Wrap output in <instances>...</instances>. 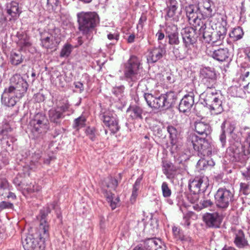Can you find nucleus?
Here are the masks:
<instances>
[{"instance_id":"obj_1","label":"nucleus","mask_w":250,"mask_h":250,"mask_svg":"<svg viewBox=\"0 0 250 250\" xmlns=\"http://www.w3.org/2000/svg\"><path fill=\"white\" fill-rule=\"evenodd\" d=\"M195 131L202 137H199L194 133H190L187 140V146L189 151H195L201 157H209L212 154V147L206 139L211 132V127L208 123L196 121L194 123Z\"/></svg>"},{"instance_id":"obj_2","label":"nucleus","mask_w":250,"mask_h":250,"mask_svg":"<svg viewBox=\"0 0 250 250\" xmlns=\"http://www.w3.org/2000/svg\"><path fill=\"white\" fill-rule=\"evenodd\" d=\"M240 143L239 139L229 141V146L227 149V154L230 157L232 162H240L244 164L248 159V155H250V132L245 139L242 147L243 151H241Z\"/></svg>"},{"instance_id":"obj_3","label":"nucleus","mask_w":250,"mask_h":250,"mask_svg":"<svg viewBox=\"0 0 250 250\" xmlns=\"http://www.w3.org/2000/svg\"><path fill=\"white\" fill-rule=\"evenodd\" d=\"M49 238V232H47L45 227L36 229L35 232L29 233L22 240L25 250H39L43 247L45 241Z\"/></svg>"},{"instance_id":"obj_4","label":"nucleus","mask_w":250,"mask_h":250,"mask_svg":"<svg viewBox=\"0 0 250 250\" xmlns=\"http://www.w3.org/2000/svg\"><path fill=\"white\" fill-rule=\"evenodd\" d=\"M77 16L78 29L83 34H89L100 23V17L95 12H81Z\"/></svg>"},{"instance_id":"obj_5","label":"nucleus","mask_w":250,"mask_h":250,"mask_svg":"<svg viewBox=\"0 0 250 250\" xmlns=\"http://www.w3.org/2000/svg\"><path fill=\"white\" fill-rule=\"evenodd\" d=\"M118 185L117 180L112 177L106 178L102 184L103 193L112 210L116 208L120 199L118 197H115L111 190H115Z\"/></svg>"},{"instance_id":"obj_6","label":"nucleus","mask_w":250,"mask_h":250,"mask_svg":"<svg viewBox=\"0 0 250 250\" xmlns=\"http://www.w3.org/2000/svg\"><path fill=\"white\" fill-rule=\"evenodd\" d=\"M142 69L139 59L135 56H131L125 64L124 75L127 81L135 82L141 77Z\"/></svg>"},{"instance_id":"obj_7","label":"nucleus","mask_w":250,"mask_h":250,"mask_svg":"<svg viewBox=\"0 0 250 250\" xmlns=\"http://www.w3.org/2000/svg\"><path fill=\"white\" fill-rule=\"evenodd\" d=\"M214 199L218 208L226 209L234 200V191L225 187L220 188L214 194Z\"/></svg>"},{"instance_id":"obj_8","label":"nucleus","mask_w":250,"mask_h":250,"mask_svg":"<svg viewBox=\"0 0 250 250\" xmlns=\"http://www.w3.org/2000/svg\"><path fill=\"white\" fill-rule=\"evenodd\" d=\"M99 118L104 125L109 129L112 133L115 134L119 130L118 120L116 114L113 112L105 109H102L99 114Z\"/></svg>"},{"instance_id":"obj_9","label":"nucleus","mask_w":250,"mask_h":250,"mask_svg":"<svg viewBox=\"0 0 250 250\" xmlns=\"http://www.w3.org/2000/svg\"><path fill=\"white\" fill-rule=\"evenodd\" d=\"M170 152L178 163L188 159L189 155L183 151V143L180 139H172L170 141Z\"/></svg>"},{"instance_id":"obj_10","label":"nucleus","mask_w":250,"mask_h":250,"mask_svg":"<svg viewBox=\"0 0 250 250\" xmlns=\"http://www.w3.org/2000/svg\"><path fill=\"white\" fill-rule=\"evenodd\" d=\"M11 83L14 85L10 86L8 90V93L24 94L26 92L28 84L19 74L14 75L10 79Z\"/></svg>"},{"instance_id":"obj_11","label":"nucleus","mask_w":250,"mask_h":250,"mask_svg":"<svg viewBox=\"0 0 250 250\" xmlns=\"http://www.w3.org/2000/svg\"><path fill=\"white\" fill-rule=\"evenodd\" d=\"M208 185L207 177L199 176L189 181L188 188L191 192L199 193L201 191H205Z\"/></svg>"},{"instance_id":"obj_12","label":"nucleus","mask_w":250,"mask_h":250,"mask_svg":"<svg viewBox=\"0 0 250 250\" xmlns=\"http://www.w3.org/2000/svg\"><path fill=\"white\" fill-rule=\"evenodd\" d=\"M195 28L191 27H185L182 29L181 34L182 36L183 42L184 46L188 49L191 46L197 42V37L196 35Z\"/></svg>"},{"instance_id":"obj_13","label":"nucleus","mask_w":250,"mask_h":250,"mask_svg":"<svg viewBox=\"0 0 250 250\" xmlns=\"http://www.w3.org/2000/svg\"><path fill=\"white\" fill-rule=\"evenodd\" d=\"M47 121L45 116L42 113L36 114L30 121V124L33 127L32 130L38 133L45 131L47 128Z\"/></svg>"},{"instance_id":"obj_14","label":"nucleus","mask_w":250,"mask_h":250,"mask_svg":"<svg viewBox=\"0 0 250 250\" xmlns=\"http://www.w3.org/2000/svg\"><path fill=\"white\" fill-rule=\"evenodd\" d=\"M203 220L208 228H218L222 222L221 216L217 212H207L203 216Z\"/></svg>"},{"instance_id":"obj_15","label":"nucleus","mask_w":250,"mask_h":250,"mask_svg":"<svg viewBox=\"0 0 250 250\" xmlns=\"http://www.w3.org/2000/svg\"><path fill=\"white\" fill-rule=\"evenodd\" d=\"M139 244L143 250H166V247L161 241L156 238L147 239Z\"/></svg>"},{"instance_id":"obj_16","label":"nucleus","mask_w":250,"mask_h":250,"mask_svg":"<svg viewBox=\"0 0 250 250\" xmlns=\"http://www.w3.org/2000/svg\"><path fill=\"white\" fill-rule=\"evenodd\" d=\"M196 30L200 35L202 36L203 42L209 43L211 42L212 34L213 33V28L210 26H207L206 24L203 21V25L201 23L195 25Z\"/></svg>"},{"instance_id":"obj_17","label":"nucleus","mask_w":250,"mask_h":250,"mask_svg":"<svg viewBox=\"0 0 250 250\" xmlns=\"http://www.w3.org/2000/svg\"><path fill=\"white\" fill-rule=\"evenodd\" d=\"M196 9V6L193 4L188 5L185 7L186 15L188 21L190 23H192L194 27H195V25L200 24V23H201V25H203V21L198 18Z\"/></svg>"},{"instance_id":"obj_18","label":"nucleus","mask_w":250,"mask_h":250,"mask_svg":"<svg viewBox=\"0 0 250 250\" xmlns=\"http://www.w3.org/2000/svg\"><path fill=\"white\" fill-rule=\"evenodd\" d=\"M55 208V205L52 204L50 207L43 208L40 210V214L38 218L40 220V225L37 229H40L41 226L45 227L47 232H49L50 226L49 223L47 222L46 218L48 214L50 213L51 208Z\"/></svg>"},{"instance_id":"obj_19","label":"nucleus","mask_w":250,"mask_h":250,"mask_svg":"<svg viewBox=\"0 0 250 250\" xmlns=\"http://www.w3.org/2000/svg\"><path fill=\"white\" fill-rule=\"evenodd\" d=\"M166 50L164 46L159 45L153 48L147 56V61L150 63H155L161 59L166 54Z\"/></svg>"},{"instance_id":"obj_20","label":"nucleus","mask_w":250,"mask_h":250,"mask_svg":"<svg viewBox=\"0 0 250 250\" xmlns=\"http://www.w3.org/2000/svg\"><path fill=\"white\" fill-rule=\"evenodd\" d=\"M231 53L227 48H219L210 51V56L215 60L219 62L227 61L229 58Z\"/></svg>"},{"instance_id":"obj_21","label":"nucleus","mask_w":250,"mask_h":250,"mask_svg":"<svg viewBox=\"0 0 250 250\" xmlns=\"http://www.w3.org/2000/svg\"><path fill=\"white\" fill-rule=\"evenodd\" d=\"M40 40L42 46L46 49L52 48L59 43V41L56 38L48 33L42 34Z\"/></svg>"},{"instance_id":"obj_22","label":"nucleus","mask_w":250,"mask_h":250,"mask_svg":"<svg viewBox=\"0 0 250 250\" xmlns=\"http://www.w3.org/2000/svg\"><path fill=\"white\" fill-rule=\"evenodd\" d=\"M194 95H185L179 105L180 112L186 113L189 110L194 103Z\"/></svg>"},{"instance_id":"obj_23","label":"nucleus","mask_w":250,"mask_h":250,"mask_svg":"<svg viewBox=\"0 0 250 250\" xmlns=\"http://www.w3.org/2000/svg\"><path fill=\"white\" fill-rule=\"evenodd\" d=\"M234 243L236 247L240 249L247 248L249 246L248 241L245 237L244 232L241 229L236 231Z\"/></svg>"},{"instance_id":"obj_24","label":"nucleus","mask_w":250,"mask_h":250,"mask_svg":"<svg viewBox=\"0 0 250 250\" xmlns=\"http://www.w3.org/2000/svg\"><path fill=\"white\" fill-rule=\"evenodd\" d=\"M61 108L54 107L48 111V116L51 122L56 125L60 124L61 120L64 117V114L60 111Z\"/></svg>"},{"instance_id":"obj_25","label":"nucleus","mask_w":250,"mask_h":250,"mask_svg":"<svg viewBox=\"0 0 250 250\" xmlns=\"http://www.w3.org/2000/svg\"><path fill=\"white\" fill-rule=\"evenodd\" d=\"M127 112H130V117L133 120H139L143 119V114L144 111L143 108L138 105L130 106L126 110Z\"/></svg>"},{"instance_id":"obj_26","label":"nucleus","mask_w":250,"mask_h":250,"mask_svg":"<svg viewBox=\"0 0 250 250\" xmlns=\"http://www.w3.org/2000/svg\"><path fill=\"white\" fill-rule=\"evenodd\" d=\"M168 95H158L156 102V109L166 110L169 108L171 104L168 99Z\"/></svg>"},{"instance_id":"obj_27","label":"nucleus","mask_w":250,"mask_h":250,"mask_svg":"<svg viewBox=\"0 0 250 250\" xmlns=\"http://www.w3.org/2000/svg\"><path fill=\"white\" fill-rule=\"evenodd\" d=\"M227 31V28L224 26H219L216 31L213 29L211 42L215 43L218 41L223 40L226 37Z\"/></svg>"},{"instance_id":"obj_28","label":"nucleus","mask_w":250,"mask_h":250,"mask_svg":"<svg viewBox=\"0 0 250 250\" xmlns=\"http://www.w3.org/2000/svg\"><path fill=\"white\" fill-rule=\"evenodd\" d=\"M209 106L211 115H218L221 113L223 111V108L222 106V102L217 98H215L213 99L212 104Z\"/></svg>"},{"instance_id":"obj_29","label":"nucleus","mask_w":250,"mask_h":250,"mask_svg":"<svg viewBox=\"0 0 250 250\" xmlns=\"http://www.w3.org/2000/svg\"><path fill=\"white\" fill-rule=\"evenodd\" d=\"M42 159L40 152H35L32 155L30 162V168L31 169H35L42 166Z\"/></svg>"},{"instance_id":"obj_30","label":"nucleus","mask_w":250,"mask_h":250,"mask_svg":"<svg viewBox=\"0 0 250 250\" xmlns=\"http://www.w3.org/2000/svg\"><path fill=\"white\" fill-rule=\"evenodd\" d=\"M178 5L177 1L167 4L166 9L167 14L165 17L166 20L167 21L168 19L172 18L175 15L178 9Z\"/></svg>"},{"instance_id":"obj_31","label":"nucleus","mask_w":250,"mask_h":250,"mask_svg":"<svg viewBox=\"0 0 250 250\" xmlns=\"http://www.w3.org/2000/svg\"><path fill=\"white\" fill-rule=\"evenodd\" d=\"M200 77L209 79H214L216 74L213 68L205 67L201 69L200 71Z\"/></svg>"},{"instance_id":"obj_32","label":"nucleus","mask_w":250,"mask_h":250,"mask_svg":"<svg viewBox=\"0 0 250 250\" xmlns=\"http://www.w3.org/2000/svg\"><path fill=\"white\" fill-rule=\"evenodd\" d=\"M7 13L13 18H17L19 16L20 11L19 4L16 1H12L9 6H7Z\"/></svg>"},{"instance_id":"obj_33","label":"nucleus","mask_w":250,"mask_h":250,"mask_svg":"<svg viewBox=\"0 0 250 250\" xmlns=\"http://www.w3.org/2000/svg\"><path fill=\"white\" fill-rule=\"evenodd\" d=\"M15 95H1V103L6 106H13L16 102Z\"/></svg>"},{"instance_id":"obj_34","label":"nucleus","mask_w":250,"mask_h":250,"mask_svg":"<svg viewBox=\"0 0 250 250\" xmlns=\"http://www.w3.org/2000/svg\"><path fill=\"white\" fill-rule=\"evenodd\" d=\"M12 186H10L7 179L3 176H0V196L4 195V191L11 189Z\"/></svg>"},{"instance_id":"obj_35","label":"nucleus","mask_w":250,"mask_h":250,"mask_svg":"<svg viewBox=\"0 0 250 250\" xmlns=\"http://www.w3.org/2000/svg\"><path fill=\"white\" fill-rule=\"evenodd\" d=\"M86 121V118L83 115H81L74 120L73 127L77 130H79L85 126Z\"/></svg>"},{"instance_id":"obj_36","label":"nucleus","mask_w":250,"mask_h":250,"mask_svg":"<svg viewBox=\"0 0 250 250\" xmlns=\"http://www.w3.org/2000/svg\"><path fill=\"white\" fill-rule=\"evenodd\" d=\"M158 96V95H143V97L146 102L147 105L149 107L154 108H156Z\"/></svg>"},{"instance_id":"obj_37","label":"nucleus","mask_w":250,"mask_h":250,"mask_svg":"<svg viewBox=\"0 0 250 250\" xmlns=\"http://www.w3.org/2000/svg\"><path fill=\"white\" fill-rule=\"evenodd\" d=\"M166 129L169 134L170 141L172 139H177V136L179 134V131L176 127L170 125H167L166 126Z\"/></svg>"},{"instance_id":"obj_38","label":"nucleus","mask_w":250,"mask_h":250,"mask_svg":"<svg viewBox=\"0 0 250 250\" xmlns=\"http://www.w3.org/2000/svg\"><path fill=\"white\" fill-rule=\"evenodd\" d=\"M11 62L12 64L17 65L22 62L23 59L20 52H12L11 54Z\"/></svg>"},{"instance_id":"obj_39","label":"nucleus","mask_w":250,"mask_h":250,"mask_svg":"<svg viewBox=\"0 0 250 250\" xmlns=\"http://www.w3.org/2000/svg\"><path fill=\"white\" fill-rule=\"evenodd\" d=\"M213 205V203L210 200H201L200 205L196 204L193 206V208L197 211L201 210L204 208L211 207Z\"/></svg>"},{"instance_id":"obj_40","label":"nucleus","mask_w":250,"mask_h":250,"mask_svg":"<svg viewBox=\"0 0 250 250\" xmlns=\"http://www.w3.org/2000/svg\"><path fill=\"white\" fill-rule=\"evenodd\" d=\"M12 131V128L8 124L2 125L0 130V135L1 136V140H4L8 138V133Z\"/></svg>"},{"instance_id":"obj_41","label":"nucleus","mask_w":250,"mask_h":250,"mask_svg":"<svg viewBox=\"0 0 250 250\" xmlns=\"http://www.w3.org/2000/svg\"><path fill=\"white\" fill-rule=\"evenodd\" d=\"M243 35V31L242 29L238 27L236 28H234L231 32V33L229 34V36L231 38H233L234 40L237 41L240 40L242 38Z\"/></svg>"},{"instance_id":"obj_42","label":"nucleus","mask_w":250,"mask_h":250,"mask_svg":"<svg viewBox=\"0 0 250 250\" xmlns=\"http://www.w3.org/2000/svg\"><path fill=\"white\" fill-rule=\"evenodd\" d=\"M212 1L210 0H206L203 2V7L205 9V13L207 17H211L212 15V9L211 8Z\"/></svg>"},{"instance_id":"obj_43","label":"nucleus","mask_w":250,"mask_h":250,"mask_svg":"<svg viewBox=\"0 0 250 250\" xmlns=\"http://www.w3.org/2000/svg\"><path fill=\"white\" fill-rule=\"evenodd\" d=\"M172 232L175 237L177 239L180 240L181 241H184L187 240V238H186L183 234L182 232L180 230V229L174 226L172 227Z\"/></svg>"},{"instance_id":"obj_44","label":"nucleus","mask_w":250,"mask_h":250,"mask_svg":"<svg viewBox=\"0 0 250 250\" xmlns=\"http://www.w3.org/2000/svg\"><path fill=\"white\" fill-rule=\"evenodd\" d=\"M72 46L69 44H65L61 50L60 57L62 58L68 57L72 52Z\"/></svg>"},{"instance_id":"obj_45","label":"nucleus","mask_w":250,"mask_h":250,"mask_svg":"<svg viewBox=\"0 0 250 250\" xmlns=\"http://www.w3.org/2000/svg\"><path fill=\"white\" fill-rule=\"evenodd\" d=\"M162 194L164 197L168 198L172 193L170 188H169L168 184L166 182H163L161 186Z\"/></svg>"},{"instance_id":"obj_46","label":"nucleus","mask_w":250,"mask_h":250,"mask_svg":"<svg viewBox=\"0 0 250 250\" xmlns=\"http://www.w3.org/2000/svg\"><path fill=\"white\" fill-rule=\"evenodd\" d=\"M165 31L167 36L168 37L178 33V28L177 26L171 24L166 26Z\"/></svg>"},{"instance_id":"obj_47","label":"nucleus","mask_w":250,"mask_h":250,"mask_svg":"<svg viewBox=\"0 0 250 250\" xmlns=\"http://www.w3.org/2000/svg\"><path fill=\"white\" fill-rule=\"evenodd\" d=\"M206 165L210 166H213L215 165V163L211 159V160H206L204 158L201 159L197 162V165L200 167H203L204 168ZM201 169V167H200Z\"/></svg>"},{"instance_id":"obj_48","label":"nucleus","mask_w":250,"mask_h":250,"mask_svg":"<svg viewBox=\"0 0 250 250\" xmlns=\"http://www.w3.org/2000/svg\"><path fill=\"white\" fill-rule=\"evenodd\" d=\"M240 187V191L244 195H247L250 193V187L248 184L241 183Z\"/></svg>"},{"instance_id":"obj_49","label":"nucleus","mask_w":250,"mask_h":250,"mask_svg":"<svg viewBox=\"0 0 250 250\" xmlns=\"http://www.w3.org/2000/svg\"><path fill=\"white\" fill-rule=\"evenodd\" d=\"M178 32L168 36L169 39V43L171 45H178L180 43V40L178 37Z\"/></svg>"},{"instance_id":"obj_50","label":"nucleus","mask_w":250,"mask_h":250,"mask_svg":"<svg viewBox=\"0 0 250 250\" xmlns=\"http://www.w3.org/2000/svg\"><path fill=\"white\" fill-rule=\"evenodd\" d=\"M225 123L224 122L221 125L222 133L219 137V140L221 142L222 147H225L226 143V137L225 135V131L224 129V126H225Z\"/></svg>"},{"instance_id":"obj_51","label":"nucleus","mask_w":250,"mask_h":250,"mask_svg":"<svg viewBox=\"0 0 250 250\" xmlns=\"http://www.w3.org/2000/svg\"><path fill=\"white\" fill-rule=\"evenodd\" d=\"M74 84L75 85V87L76 88L75 90L76 92L82 93L84 89V84H85V82H75Z\"/></svg>"},{"instance_id":"obj_52","label":"nucleus","mask_w":250,"mask_h":250,"mask_svg":"<svg viewBox=\"0 0 250 250\" xmlns=\"http://www.w3.org/2000/svg\"><path fill=\"white\" fill-rule=\"evenodd\" d=\"M192 214V212L189 211L184 215L183 222L182 223L183 225L185 227H188L190 225V223L189 222V219L191 217Z\"/></svg>"},{"instance_id":"obj_53","label":"nucleus","mask_w":250,"mask_h":250,"mask_svg":"<svg viewBox=\"0 0 250 250\" xmlns=\"http://www.w3.org/2000/svg\"><path fill=\"white\" fill-rule=\"evenodd\" d=\"M13 207V204L11 203L1 201L0 202V212L5 209H10Z\"/></svg>"},{"instance_id":"obj_54","label":"nucleus","mask_w":250,"mask_h":250,"mask_svg":"<svg viewBox=\"0 0 250 250\" xmlns=\"http://www.w3.org/2000/svg\"><path fill=\"white\" fill-rule=\"evenodd\" d=\"M199 193L191 192L188 196V200L193 204L195 203L199 199Z\"/></svg>"},{"instance_id":"obj_55","label":"nucleus","mask_w":250,"mask_h":250,"mask_svg":"<svg viewBox=\"0 0 250 250\" xmlns=\"http://www.w3.org/2000/svg\"><path fill=\"white\" fill-rule=\"evenodd\" d=\"M95 129L93 128L88 127L86 130V133L89 138L92 140L94 141L95 139Z\"/></svg>"},{"instance_id":"obj_56","label":"nucleus","mask_w":250,"mask_h":250,"mask_svg":"<svg viewBox=\"0 0 250 250\" xmlns=\"http://www.w3.org/2000/svg\"><path fill=\"white\" fill-rule=\"evenodd\" d=\"M142 180V177H139L136 179V180L133 186V188H132L133 190L138 192V191L140 189V185H141Z\"/></svg>"},{"instance_id":"obj_57","label":"nucleus","mask_w":250,"mask_h":250,"mask_svg":"<svg viewBox=\"0 0 250 250\" xmlns=\"http://www.w3.org/2000/svg\"><path fill=\"white\" fill-rule=\"evenodd\" d=\"M199 98V102L204 106H207L208 104L206 99V95H196Z\"/></svg>"},{"instance_id":"obj_58","label":"nucleus","mask_w":250,"mask_h":250,"mask_svg":"<svg viewBox=\"0 0 250 250\" xmlns=\"http://www.w3.org/2000/svg\"><path fill=\"white\" fill-rule=\"evenodd\" d=\"M107 38L110 41H115L117 42L119 39V34L117 33H109L107 35Z\"/></svg>"},{"instance_id":"obj_59","label":"nucleus","mask_w":250,"mask_h":250,"mask_svg":"<svg viewBox=\"0 0 250 250\" xmlns=\"http://www.w3.org/2000/svg\"><path fill=\"white\" fill-rule=\"evenodd\" d=\"M242 175L247 180L250 179V163H249L248 166L247 167L246 170L242 172Z\"/></svg>"},{"instance_id":"obj_60","label":"nucleus","mask_w":250,"mask_h":250,"mask_svg":"<svg viewBox=\"0 0 250 250\" xmlns=\"http://www.w3.org/2000/svg\"><path fill=\"white\" fill-rule=\"evenodd\" d=\"M153 131L155 132L157 135H161L162 134V129L160 127V126L156 125H153L151 127Z\"/></svg>"},{"instance_id":"obj_61","label":"nucleus","mask_w":250,"mask_h":250,"mask_svg":"<svg viewBox=\"0 0 250 250\" xmlns=\"http://www.w3.org/2000/svg\"><path fill=\"white\" fill-rule=\"evenodd\" d=\"M171 164L166 163L164 165V167L165 168L164 169V173L167 175V177L168 178H170V175L169 174V172L167 169V168H169L170 167Z\"/></svg>"},{"instance_id":"obj_62","label":"nucleus","mask_w":250,"mask_h":250,"mask_svg":"<svg viewBox=\"0 0 250 250\" xmlns=\"http://www.w3.org/2000/svg\"><path fill=\"white\" fill-rule=\"evenodd\" d=\"M57 108H61L60 111L63 114L64 112L68 110L69 108V104L68 103H66L61 106H57Z\"/></svg>"},{"instance_id":"obj_63","label":"nucleus","mask_w":250,"mask_h":250,"mask_svg":"<svg viewBox=\"0 0 250 250\" xmlns=\"http://www.w3.org/2000/svg\"><path fill=\"white\" fill-rule=\"evenodd\" d=\"M173 52L175 56L177 58H179V59H182V58H183V56L182 55H181V54L179 52V48L173 47Z\"/></svg>"},{"instance_id":"obj_64","label":"nucleus","mask_w":250,"mask_h":250,"mask_svg":"<svg viewBox=\"0 0 250 250\" xmlns=\"http://www.w3.org/2000/svg\"><path fill=\"white\" fill-rule=\"evenodd\" d=\"M135 36L134 34H130L127 39V42L129 43H133L134 42Z\"/></svg>"}]
</instances>
